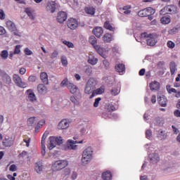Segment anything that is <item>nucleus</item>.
Listing matches in <instances>:
<instances>
[{
    "label": "nucleus",
    "mask_w": 180,
    "mask_h": 180,
    "mask_svg": "<svg viewBox=\"0 0 180 180\" xmlns=\"http://www.w3.org/2000/svg\"><path fill=\"white\" fill-rule=\"evenodd\" d=\"M93 154L94 150H92L91 147H88L83 151L82 158V165H87V164L92 161Z\"/></svg>",
    "instance_id": "obj_1"
},
{
    "label": "nucleus",
    "mask_w": 180,
    "mask_h": 180,
    "mask_svg": "<svg viewBox=\"0 0 180 180\" xmlns=\"http://www.w3.org/2000/svg\"><path fill=\"white\" fill-rule=\"evenodd\" d=\"M108 112H113L116 110V108H115V105H113V104H109L108 105Z\"/></svg>",
    "instance_id": "obj_62"
},
{
    "label": "nucleus",
    "mask_w": 180,
    "mask_h": 180,
    "mask_svg": "<svg viewBox=\"0 0 180 180\" xmlns=\"http://www.w3.org/2000/svg\"><path fill=\"white\" fill-rule=\"evenodd\" d=\"M89 42L90 43V44L94 46L96 44V43H98V40L96 39V37H95L94 36H91L89 39Z\"/></svg>",
    "instance_id": "obj_43"
},
{
    "label": "nucleus",
    "mask_w": 180,
    "mask_h": 180,
    "mask_svg": "<svg viewBox=\"0 0 180 180\" xmlns=\"http://www.w3.org/2000/svg\"><path fill=\"white\" fill-rule=\"evenodd\" d=\"M13 80L15 85L19 88H27V83L22 81V77L19 75L14 74L13 76Z\"/></svg>",
    "instance_id": "obj_3"
},
{
    "label": "nucleus",
    "mask_w": 180,
    "mask_h": 180,
    "mask_svg": "<svg viewBox=\"0 0 180 180\" xmlns=\"http://www.w3.org/2000/svg\"><path fill=\"white\" fill-rule=\"evenodd\" d=\"M149 158L152 164H157V162L160 161V155H158V153H150L149 155Z\"/></svg>",
    "instance_id": "obj_15"
},
{
    "label": "nucleus",
    "mask_w": 180,
    "mask_h": 180,
    "mask_svg": "<svg viewBox=\"0 0 180 180\" xmlns=\"http://www.w3.org/2000/svg\"><path fill=\"white\" fill-rule=\"evenodd\" d=\"M56 6L57 4L56 1H49L46 6V11H47V12H51V13H54L56 12Z\"/></svg>",
    "instance_id": "obj_8"
},
{
    "label": "nucleus",
    "mask_w": 180,
    "mask_h": 180,
    "mask_svg": "<svg viewBox=\"0 0 180 180\" xmlns=\"http://www.w3.org/2000/svg\"><path fill=\"white\" fill-rule=\"evenodd\" d=\"M25 13H27V16H29L30 19H32V20H34V15H33V13H34V10H33V8H26L25 9Z\"/></svg>",
    "instance_id": "obj_27"
},
{
    "label": "nucleus",
    "mask_w": 180,
    "mask_h": 180,
    "mask_svg": "<svg viewBox=\"0 0 180 180\" xmlns=\"http://www.w3.org/2000/svg\"><path fill=\"white\" fill-rule=\"evenodd\" d=\"M61 63L62 65H64V67H67V65H68V61L67 60V58H65V57L62 56L61 58Z\"/></svg>",
    "instance_id": "obj_54"
},
{
    "label": "nucleus",
    "mask_w": 180,
    "mask_h": 180,
    "mask_svg": "<svg viewBox=\"0 0 180 180\" xmlns=\"http://www.w3.org/2000/svg\"><path fill=\"white\" fill-rule=\"evenodd\" d=\"M84 72L86 75H88V77H91V74H92V68L87 66L85 68Z\"/></svg>",
    "instance_id": "obj_45"
},
{
    "label": "nucleus",
    "mask_w": 180,
    "mask_h": 180,
    "mask_svg": "<svg viewBox=\"0 0 180 180\" xmlns=\"http://www.w3.org/2000/svg\"><path fill=\"white\" fill-rule=\"evenodd\" d=\"M102 179L103 180H112V173L109 171L103 172L102 174Z\"/></svg>",
    "instance_id": "obj_33"
},
{
    "label": "nucleus",
    "mask_w": 180,
    "mask_h": 180,
    "mask_svg": "<svg viewBox=\"0 0 180 180\" xmlns=\"http://www.w3.org/2000/svg\"><path fill=\"white\" fill-rule=\"evenodd\" d=\"M158 102L162 106V108L167 107V103L168 102V100L167 99V97L165 96H162L160 97H158Z\"/></svg>",
    "instance_id": "obj_18"
},
{
    "label": "nucleus",
    "mask_w": 180,
    "mask_h": 180,
    "mask_svg": "<svg viewBox=\"0 0 180 180\" xmlns=\"http://www.w3.org/2000/svg\"><path fill=\"white\" fill-rule=\"evenodd\" d=\"M104 28L107 30H110V32H115L116 28L112 24H110V21H105L104 23Z\"/></svg>",
    "instance_id": "obj_28"
},
{
    "label": "nucleus",
    "mask_w": 180,
    "mask_h": 180,
    "mask_svg": "<svg viewBox=\"0 0 180 180\" xmlns=\"http://www.w3.org/2000/svg\"><path fill=\"white\" fill-rule=\"evenodd\" d=\"M82 143H84L83 140L78 141H72L71 139H69L68 140V142H67L68 148V150H77L78 146L75 144H82Z\"/></svg>",
    "instance_id": "obj_5"
},
{
    "label": "nucleus",
    "mask_w": 180,
    "mask_h": 180,
    "mask_svg": "<svg viewBox=\"0 0 180 180\" xmlns=\"http://www.w3.org/2000/svg\"><path fill=\"white\" fill-rule=\"evenodd\" d=\"M40 78L43 84L45 85H49V76L46 72H41Z\"/></svg>",
    "instance_id": "obj_25"
},
{
    "label": "nucleus",
    "mask_w": 180,
    "mask_h": 180,
    "mask_svg": "<svg viewBox=\"0 0 180 180\" xmlns=\"http://www.w3.org/2000/svg\"><path fill=\"white\" fill-rule=\"evenodd\" d=\"M70 174H71V170L68 168L65 169L62 172L63 178H65V176H68Z\"/></svg>",
    "instance_id": "obj_46"
},
{
    "label": "nucleus",
    "mask_w": 180,
    "mask_h": 180,
    "mask_svg": "<svg viewBox=\"0 0 180 180\" xmlns=\"http://www.w3.org/2000/svg\"><path fill=\"white\" fill-rule=\"evenodd\" d=\"M174 115L176 117H180V110H174Z\"/></svg>",
    "instance_id": "obj_64"
},
{
    "label": "nucleus",
    "mask_w": 180,
    "mask_h": 180,
    "mask_svg": "<svg viewBox=\"0 0 180 180\" xmlns=\"http://www.w3.org/2000/svg\"><path fill=\"white\" fill-rule=\"evenodd\" d=\"M101 101H102V98H101V97L95 99V102L94 103V108H98V106H99V102H101Z\"/></svg>",
    "instance_id": "obj_56"
},
{
    "label": "nucleus",
    "mask_w": 180,
    "mask_h": 180,
    "mask_svg": "<svg viewBox=\"0 0 180 180\" xmlns=\"http://www.w3.org/2000/svg\"><path fill=\"white\" fill-rule=\"evenodd\" d=\"M124 15H130L131 13V6H125L122 8Z\"/></svg>",
    "instance_id": "obj_38"
},
{
    "label": "nucleus",
    "mask_w": 180,
    "mask_h": 180,
    "mask_svg": "<svg viewBox=\"0 0 180 180\" xmlns=\"http://www.w3.org/2000/svg\"><path fill=\"white\" fill-rule=\"evenodd\" d=\"M167 46L169 49H174L175 47V43H174L172 41H168Z\"/></svg>",
    "instance_id": "obj_55"
},
{
    "label": "nucleus",
    "mask_w": 180,
    "mask_h": 180,
    "mask_svg": "<svg viewBox=\"0 0 180 180\" xmlns=\"http://www.w3.org/2000/svg\"><path fill=\"white\" fill-rule=\"evenodd\" d=\"M146 139H151V136H153V132L151 131V130L150 129L146 130Z\"/></svg>",
    "instance_id": "obj_61"
},
{
    "label": "nucleus",
    "mask_w": 180,
    "mask_h": 180,
    "mask_svg": "<svg viewBox=\"0 0 180 180\" xmlns=\"http://www.w3.org/2000/svg\"><path fill=\"white\" fill-rule=\"evenodd\" d=\"M47 136H49V131H45L42 136L41 144L44 145L46 143V139H47Z\"/></svg>",
    "instance_id": "obj_48"
},
{
    "label": "nucleus",
    "mask_w": 180,
    "mask_h": 180,
    "mask_svg": "<svg viewBox=\"0 0 180 180\" xmlns=\"http://www.w3.org/2000/svg\"><path fill=\"white\" fill-rule=\"evenodd\" d=\"M67 26L71 30H75V28L78 27V21L75 18H70L67 22Z\"/></svg>",
    "instance_id": "obj_9"
},
{
    "label": "nucleus",
    "mask_w": 180,
    "mask_h": 180,
    "mask_svg": "<svg viewBox=\"0 0 180 180\" xmlns=\"http://www.w3.org/2000/svg\"><path fill=\"white\" fill-rule=\"evenodd\" d=\"M50 143L48 146L49 150H53L56 146H57V141H56V136H51L49 138Z\"/></svg>",
    "instance_id": "obj_22"
},
{
    "label": "nucleus",
    "mask_w": 180,
    "mask_h": 180,
    "mask_svg": "<svg viewBox=\"0 0 180 180\" xmlns=\"http://www.w3.org/2000/svg\"><path fill=\"white\" fill-rule=\"evenodd\" d=\"M6 27L11 32H14L15 36H20L18 32H16V25L12 21L8 20L6 22Z\"/></svg>",
    "instance_id": "obj_11"
},
{
    "label": "nucleus",
    "mask_w": 180,
    "mask_h": 180,
    "mask_svg": "<svg viewBox=\"0 0 180 180\" xmlns=\"http://www.w3.org/2000/svg\"><path fill=\"white\" fill-rule=\"evenodd\" d=\"M26 94L27 96V100L30 102H36L37 101V98L36 97V94H34V92L33 91V89H27L26 91Z\"/></svg>",
    "instance_id": "obj_10"
},
{
    "label": "nucleus",
    "mask_w": 180,
    "mask_h": 180,
    "mask_svg": "<svg viewBox=\"0 0 180 180\" xmlns=\"http://www.w3.org/2000/svg\"><path fill=\"white\" fill-rule=\"evenodd\" d=\"M58 57V51L55 50L51 55V60H54V58H57Z\"/></svg>",
    "instance_id": "obj_51"
},
{
    "label": "nucleus",
    "mask_w": 180,
    "mask_h": 180,
    "mask_svg": "<svg viewBox=\"0 0 180 180\" xmlns=\"http://www.w3.org/2000/svg\"><path fill=\"white\" fill-rule=\"evenodd\" d=\"M86 85L93 89H95V86H96V81L95 79L91 78L88 80Z\"/></svg>",
    "instance_id": "obj_34"
},
{
    "label": "nucleus",
    "mask_w": 180,
    "mask_h": 180,
    "mask_svg": "<svg viewBox=\"0 0 180 180\" xmlns=\"http://www.w3.org/2000/svg\"><path fill=\"white\" fill-rule=\"evenodd\" d=\"M15 143V139L11 136H5L2 141V145L4 147H12Z\"/></svg>",
    "instance_id": "obj_7"
},
{
    "label": "nucleus",
    "mask_w": 180,
    "mask_h": 180,
    "mask_svg": "<svg viewBox=\"0 0 180 180\" xmlns=\"http://www.w3.org/2000/svg\"><path fill=\"white\" fill-rule=\"evenodd\" d=\"M154 123L156 126H162L164 124V120L161 117H157L154 120Z\"/></svg>",
    "instance_id": "obj_37"
},
{
    "label": "nucleus",
    "mask_w": 180,
    "mask_h": 180,
    "mask_svg": "<svg viewBox=\"0 0 180 180\" xmlns=\"http://www.w3.org/2000/svg\"><path fill=\"white\" fill-rule=\"evenodd\" d=\"M44 124H46V121L44 120H42L37 123L35 129H39V127H41V126H44Z\"/></svg>",
    "instance_id": "obj_58"
},
{
    "label": "nucleus",
    "mask_w": 180,
    "mask_h": 180,
    "mask_svg": "<svg viewBox=\"0 0 180 180\" xmlns=\"http://www.w3.org/2000/svg\"><path fill=\"white\" fill-rule=\"evenodd\" d=\"M165 9L167 10V12L169 15H174L175 13H178V9L174 5L166 6L165 7Z\"/></svg>",
    "instance_id": "obj_13"
},
{
    "label": "nucleus",
    "mask_w": 180,
    "mask_h": 180,
    "mask_svg": "<svg viewBox=\"0 0 180 180\" xmlns=\"http://www.w3.org/2000/svg\"><path fill=\"white\" fill-rule=\"evenodd\" d=\"M29 82H36L37 81V77L34 75H31L28 77Z\"/></svg>",
    "instance_id": "obj_52"
},
{
    "label": "nucleus",
    "mask_w": 180,
    "mask_h": 180,
    "mask_svg": "<svg viewBox=\"0 0 180 180\" xmlns=\"http://www.w3.org/2000/svg\"><path fill=\"white\" fill-rule=\"evenodd\" d=\"M69 84L68 79H65L61 82L60 86H68Z\"/></svg>",
    "instance_id": "obj_57"
},
{
    "label": "nucleus",
    "mask_w": 180,
    "mask_h": 180,
    "mask_svg": "<svg viewBox=\"0 0 180 180\" xmlns=\"http://www.w3.org/2000/svg\"><path fill=\"white\" fill-rule=\"evenodd\" d=\"M68 89H69L70 94H77L78 92V87L72 83L68 84Z\"/></svg>",
    "instance_id": "obj_23"
},
{
    "label": "nucleus",
    "mask_w": 180,
    "mask_h": 180,
    "mask_svg": "<svg viewBox=\"0 0 180 180\" xmlns=\"http://www.w3.org/2000/svg\"><path fill=\"white\" fill-rule=\"evenodd\" d=\"M94 49L103 58H105V49L101 47L99 45H94Z\"/></svg>",
    "instance_id": "obj_21"
},
{
    "label": "nucleus",
    "mask_w": 180,
    "mask_h": 180,
    "mask_svg": "<svg viewBox=\"0 0 180 180\" xmlns=\"http://www.w3.org/2000/svg\"><path fill=\"white\" fill-rule=\"evenodd\" d=\"M24 52L26 56H32L33 54V52L29 48H25Z\"/></svg>",
    "instance_id": "obj_60"
},
{
    "label": "nucleus",
    "mask_w": 180,
    "mask_h": 180,
    "mask_svg": "<svg viewBox=\"0 0 180 180\" xmlns=\"http://www.w3.org/2000/svg\"><path fill=\"white\" fill-rule=\"evenodd\" d=\"M70 127V122L67 120H61L58 126L59 130H65V129H68Z\"/></svg>",
    "instance_id": "obj_14"
},
{
    "label": "nucleus",
    "mask_w": 180,
    "mask_h": 180,
    "mask_svg": "<svg viewBox=\"0 0 180 180\" xmlns=\"http://www.w3.org/2000/svg\"><path fill=\"white\" fill-rule=\"evenodd\" d=\"M160 20L163 25H168V23H171V18H169V17H167V16L162 17L160 19Z\"/></svg>",
    "instance_id": "obj_41"
},
{
    "label": "nucleus",
    "mask_w": 180,
    "mask_h": 180,
    "mask_svg": "<svg viewBox=\"0 0 180 180\" xmlns=\"http://www.w3.org/2000/svg\"><path fill=\"white\" fill-rule=\"evenodd\" d=\"M20 45H17L14 50V54H20Z\"/></svg>",
    "instance_id": "obj_63"
},
{
    "label": "nucleus",
    "mask_w": 180,
    "mask_h": 180,
    "mask_svg": "<svg viewBox=\"0 0 180 180\" xmlns=\"http://www.w3.org/2000/svg\"><path fill=\"white\" fill-rule=\"evenodd\" d=\"M9 171H11V172H15V171H18V167L16 165H11L9 167Z\"/></svg>",
    "instance_id": "obj_59"
},
{
    "label": "nucleus",
    "mask_w": 180,
    "mask_h": 180,
    "mask_svg": "<svg viewBox=\"0 0 180 180\" xmlns=\"http://www.w3.org/2000/svg\"><path fill=\"white\" fill-rule=\"evenodd\" d=\"M44 168V165H43V162L38 161L35 163L34 170L37 174H40V172H43Z\"/></svg>",
    "instance_id": "obj_16"
},
{
    "label": "nucleus",
    "mask_w": 180,
    "mask_h": 180,
    "mask_svg": "<svg viewBox=\"0 0 180 180\" xmlns=\"http://www.w3.org/2000/svg\"><path fill=\"white\" fill-rule=\"evenodd\" d=\"M63 43L69 49H74V44H72V42H70L68 41H63Z\"/></svg>",
    "instance_id": "obj_50"
},
{
    "label": "nucleus",
    "mask_w": 180,
    "mask_h": 180,
    "mask_svg": "<svg viewBox=\"0 0 180 180\" xmlns=\"http://www.w3.org/2000/svg\"><path fill=\"white\" fill-rule=\"evenodd\" d=\"M158 137L160 139V140H165V139H167L165 131H160L158 135Z\"/></svg>",
    "instance_id": "obj_42"
},
{
    "label": "nucleus",
    "mask_w": 180,
    "mask_h": 180,
    "mask_svg": "<svg viewBox=\"0 0 180 180\" xmlns=\"http://www.w3.org/2000/svg\"><path fill=\"white\" fill-rule=\"evenodd\" d=\"M141 37H143L146 39L148 46H155L157 41H155V38L153 37V34H148L147 32H143L141 34Z\"/></svg>",
    "instance_id": "obj_4"
},
{
    "label": "nucleus",
    "mask_w": 180,
    "mask_h": 180,
    "mask_svg": "<svg viewBox=\"0 0 180 180\" xmlns=\"http://www.w3.org/2000/svg\"><path fill=\"white\" fill-rule=\"evenodd\" d=\"M0 56L3 60H6L9 57V52L7 50H3Z\"/></svg>",
    "instance_id": "obj_40"
},
{
    "label": "nucleus",
    "mask_w": 180,
    "mask_h": 180,
    "mask_svg": "<svg viewBox=\"0 0 180 180\" xmlns=\"http://www.w3.org/2000/svg\"><path fill=\"white\" fill-rule=\"evenodd\" d=\"M150 88L151 91H158L160 89V82L157 81L152 82L150 84Z\"/></svg>",
    "instance_id": "obj_26"
},
{
    "label": "nucleus",
    "mask_w": 180,
    "mask_h": 180,
    "mask_svg": "<svg viewBox=\"0 0 180 180\" xmlns=\"http://www.w3.org/2000/svg\"><path fill=\"white\" fill-rule=\"evenodd\" d=\"M65 167H68V161L67 160H57L52 165L53 171H61Z\"/></svg>",
    "instance_id": "obj_2"
},
{
    "label": "nucleus",
    "mask_w": 180,
    "mask_h": 180,
    "mask_svg": "<svg viewBox=\"0 0 180 180\" xmlns=\"http://www.w3.org/2000/svg\"><path fill=\"white\" fill-rule=\"evenodd\" d=\"M0 77H1V79L4 84H7V85H9L12 82V79L11 78V76H9L5 71L0 70Z\"/></svg>",
    "instance_id": "obj_6"
},
{
    "label": "nucleus",
    "mask_w": 180,
    "mask_h": 180,
    "mask_svg": "<svg viewBox=\"0 0 180 180\" xmlns=\"http://www.w3.org/2000/svg\"><path fill=\"white\" fill-rule=\"evenodd\" d=\"M111 95L112 96H116L120 94V87H113L110 91Z\"/></svg>",
    "instance_id": "obj_35"
},
{
    "label": "nucleus",
    "mask_w": 180,
    "mask_h": 180,
    "mask_svg": "<svg viewBox=\"0 0 180 180\" xmlns=\"http://www.w3.org/2000/svg\"><path fill=\"white\" fill-rule=\"evenodd\" d=\"M103 40L104 43H110L113 40V36L111 34L106 33L103 35Z\"/></svg>",
    "instance_id": "obj_29"
},
{
    "label": "nucleus",
    "mask_w": 180,
    "mask_h": 180,
    "mask_svg": "<svg viewBox=\"0 0 180 180\" xmlns=\"http://www.w3.org/2000/svg\"><path fill=\"white\" fill-rule=\"evenodd\" d=\"M47 136H49V131H45L42 136L41 144L44 145L46 143V139H47Z\"/></svg>",
    "instance_id": "obj_47"
},
{
    "label": "nucleus",
    "mask_w": 180,
    "mask_h": 180,
    "mask_svg": "<svg viewBox=\"0 0 180 180\" xmlns=\"http://www.w3.org/2000/svg\"><path fill=\"white\" fill-rule=\"evenodd\" d=\"M84 11L87 15H95V12H96V9L94 8V6H86L84 8Z\"/></svg>",
    "instance_id": "obj_30"
},
{
    "label": "nucleus",
    "mask_w": 180,
    "mask_h": 180,
    "mask_svg": "<svg viewBox=\"0 0 180 180\" xmlns=\"http://www.w3.org/2000/svg\"><path fill=\"white\" fill-rule=\"evenodd\" d=\"M138 16H140L141 18H146L148 16V13H147V9L145 8L143 10H141L138 13Z\"/></svg>",
    "instance_id": "obj_36"
},
{
    "label": "nucleus",
    "mask_w": 180,
    "mask_h": 180,
    "mask_svg": "<svg viewBox=\"0 0 180 180\" xmlns=\"http://www.w3.org/2000/svg\"><path fill=\"white\" fill-rule=\"evenodd\" d=\"M67 20V13L60 11L58 13L57 21L58 23H64Z\"/></svg>",
    "instance_id": "obj_12"
},
{
    "label": "nucleus",
    "mask_w": 180,
    "mask_h": 180,
    "mask_svg": "<svg viewBox=\"0 0 180 180\" xmlns=\"http://www.w3.org/2000/svg\"><path fill=\"white\" fill-rule=\"evenodd\" d=\"M146 11L148 13V16H150V15H154L155 13V9L151 7L146 8Z\"/></svg>",
    "instance_id": "obj_49"
},
{
    "label": "nucleus",
    "mask_w": 180,
    "mask_h": 180,
    "mask_svg": "<svg viewBox=\"0 0 180 180\" xmlns=\"http://www.w3.org/2000/svg\"><path fill=\"white\" fill-rule=\"evenodd\" d=\"M105 92V88L103 86H101L96 90H94L92 93V94L90 96V99H92L94 96L96 95H102Z\"/></svg>",
    "instance_id": "obj_20"
},
{
    "label": "nucleus",
    "mask_w": 180,
    "mask_h": 180,
    "mask_svg": "<svg viewBox=\"0 0 180 180\" xmlns=\"http://www.w3.org/2000/svg\"><path fill=\"white\" fill-rule=\"evenodd\" d=\"M169 68H170L171 75H174V74H175L177 70L176 63H175V62L174 61H172L169 64Z\"/></svg>",
    "instance_id": "obj_31"
},
{
    "label": "nucleus",
    "mask_w": 180,
    "mask_h": 180,
    "mask_svg": "<svg viewBox=\"0 0 180 180\" xmlns=\"http://www.w3.org/2000/svg\"><path fill=\"white\" fill-rule=\"evenodd\" d=\"M47 86H46L43 84H39L37 86V91L40 95H46V93L47 92Z\"/></svg>",
    "instance_id": "obj_17"
},
{
    "label": "nucleus",
    "mask_w": 180,
    "mask_h": 180,
    "mask_svg": "<svg viewBox=\"0 0 180 180\" xmlns=\"http://www.w3.org/2000/svg\"><path fill=\"white\" fill-rule=\"evenodd\" d=\"M56 144H58V146L63 144V137H61V136L56 137Z\"/></svg>",
    "instance_id": "obj_53"
},
{
    "label": "nucleus",
    "mask_w": 180,
    "mask_h": 180,
    "mask_svg": "<svg viewBox=\"0 0 180 180\" xmlns=\"http://www.w3.org/2000/svg\"><path fill=\"white\" fill-rule=\"evenodd\" d=\"M28 126H34L36 124V117H31L27 120Z\"/></svg>",
    "instance_id": "obj_39"
},
{
    "label": "nucleus",
    "mask_w": 180,
    "mask_h": 180,
    "mask_svg": "<svg viewBox=\"0 0 180 180\" xmlns=\"http://www.w3.org/2000/svg\"><path fill=\"white\" fill-rule=\"evenodd\" d=\"M88 63L91 65H96V64H98V58H95L94 55H90L89 57Z\"/></svg>",
    "instance_id": "obj_32"
},
{
    "label": "nucleus",
    "mask_w": 180,
    "mask_h": 180,
    "mask_svg": "<svg viewBox=\"0 0 180 180\" xmlns=\"http://www.w3.org/2000/svg\"><path fill=\"white\" fill-rule=\"evenodd\" d=\"M93 33L96 37H101L103 34V30L101 27H96L93 30Z\"/></svg>",
    "instance_id": "obj_19"
},
{
    "label": "nucleus",
    "mask_w": 180,
    "mask_h": 180,
    "mask_svg": "<svg viewBox=\"0 0 180 180\" xmlns=\"http://www.w3.org/2000/svg\"><path fill=\"white\" fill-rule=\"evenodd\" d=\"M93 91H94V89H92V87H89V86L86 84V88L84 89L85 94H87V95H90V94L94 93Z\"/></svg>",
    "instance_id": "obj_44"
},
{
    "label": "nucleus",
    "mask_w": 180,
    "mask_h": 180,
    "mask_svg": "<svg viewBox=\"0 0 180 180\" xmlns=\"http://www.w3.org/2000/svg\"><path fill=\"white\" fill-rule=\"evenodd\" d=\"M115 70L117 72H124L126 71V66L123 63H119L115 65Z\"/></svg>",
    "instance_id": "obj_24"
}]
</instances>
